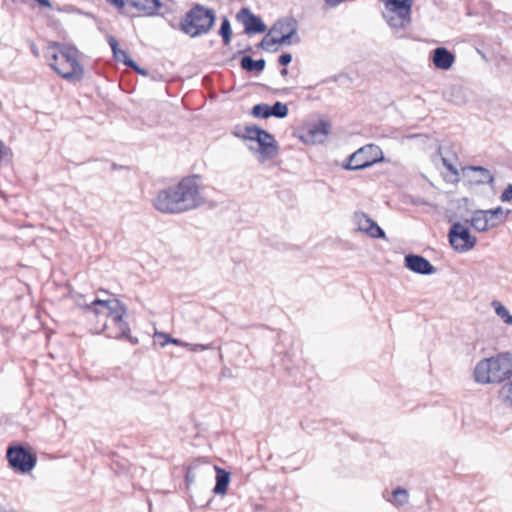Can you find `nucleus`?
<instances>
[{
  "instance_id": "nucleus-7",
  "label": "nucleus",
  "mask_w": 512,
  "mask_h": 512,
  "mask_svg": "<svg viewBox=\"0 0 512 512\" xmlns=\"http://www.w3.org/2000/svg\"><path fill=\"white\" fill-rule=\"evenodd\" d=\"M383 160L382 150L374 144H368L349 156L342 167L346 170H361Z\"/></svg>"
},
{
  "instance_id": "nucleus-44",
  "label": "nucleus",
  "mask_w": 512,
  "mask_h": 512,
  "mask_svg": "<svg viewBox=\"0 0 512 512\" xmlns=\"http://www.w3.org/2000/svg\"><path fill=\"white\" fill-rule=\"evenodd\" d=\"M5 149V145L4 143L0 140V154L3 152V150Z\"/></svg>"
},
{
  "instance_id": "nucleus-19",
  "label": "nucleus",
  "mask_w": 512,
  "mask_h": 512,
  "mask_svg": "<svg viewBox=\"0 0 512 512\" xmlns=\"http://www.w3.org/2000/svg\"><path fill=\"white\" fill-rule=\"evenodd\" d=\"M216 469V485L213 489L215 494L223 495L227 491L230 481V474L222 468L215 467Z\"/></svg>"
},
{
  "instance_id": "nucleus-43",
  "label": "nucleus",
  "mask_w": 512,
  "mask_h": 512,
  "mask_svg": "<svg viewBox=\"0 0 512 512\" xmlns=\"http://www.w3.org/2000/svg\"><path fill=\"white\" fill-rule=\"evenodd\" d=\"M281 75L282 76H286L288 74V70L286 68H283L281 71H280Z\"/></svg>"
},
{
  "instance_id": "nucleus-40",
  "label": "nucleus",
  "mask_w": 512,
  "mask_h": 512,
  "mask_svg": "<svg viewBox=\"0 0 512 512\" xmlns=\"http://www.w3.org/2000/svg\"><path fill=\"white\" fill-rule=\"evenodd\" d=\"M35 1L43 7H51L50 0H35Z\"/></svg>"
},
{
  "instance_id": "nucleus-41",
  "label": "nucleus",
  "mask_w": 512,
  "mask_h": 512,
  "mask_svg": "<svg viewBox=\"0 0 512 512\" xmlns=\"http://www.w3.org/2000/svg\"><path fill=\"white\" fill-rule=\"evenodd\" d=\"M112 3L119 8H122L125 5L124 0H112Z\"/></svg>"
},
{
  "instance_id": "nucleus-8",
  "label": "nucleus",
  "mask_w": 512,
  "mask_h": 512,
  "mask_svg": "<svg viewBox=\"0 0 512 512\" xmlns=\"http://www.w3.org/2000/svg\"><path fill=\"white\" fill-rule=\"evenodd\" d=\"M448 236L451 246L458 252H467L477 243L476 237L472 236L469 229L460 222H455L451 226Z\"/></svg>"
},
{
  "instance_id": "nucleus-14",
  "label": "nucleus",
  "mask_w": 512,
  "mask_h": 512,
  "mask_svg": "<svg viewBox=\"0 0 512 512\" xmlns=\"http://www.w3.org/2000/svg\"><path fill=\"white\" fill-rule=\"evenodd\" d=\"M328 132L329 124L321 121L305 128L301 138L306 143H322L326 139Z\"/></svg>"
},
{
  "instance_id": "nucleus-28",
  "label": "nucleus",
  "mask_w": 512,
  "mask_h": 512,
  "mask_svg": "<svg viewBox=\"0 0 512 512\" xmlns=\"http://www.w3.org/2000/svg\"><path fill=\"white\" fill-rule=\"evenodd\" d=\"M264 129L258 127V126H246L243 134L244 139H248L251 141H257V139L260 137V135H264L262 133Z\"/></svg>"
},
{
  "instance_id": "nucleus-13",
  "label": "nucleus",
  "mask_w": 512,
  "mask_h": 512,
  "mask_svg": "<svg viewBox=\"0 0 512 512\" xmlns=\"http://www.w3.org/2000/svg\"><path fill=\"white\" fill-rule=\"evenodd\" d=\"M404 263L405 266L414 273L431 275L436 272V268L426 258L420 255H406Z\"/></svg>"
},
{
  "instance_id": "nucleus-24",
  "label": "nucleus",
  "mask_w": 512,
  "mask_h": 512,
  "mask_svg": "<svg viewBox=\"0 0 512 512\" xmlns=\"http://www.w3.org/2000/svg\"><path fill=\"white\" fill-rule=\"evenodd\" d=\"M499 399L512 406V381L504 383L499 390Z\"/></svg>"
},
{
  "instance_id": "nucleus-33",
  "label": "nucleus",
  "mask_w": 512,
  "mask_h": 512,
  "mask_svg": "<svg viewBox=\"0 0 512 512\" xmlns=\"http://www.w3.org/2000/svg\"><path fill=\"white\" fill-rule=\"evenodd\" d=\"M297 33L296 28H291L287 33L276 34L278 44H289L290 39L293 38Z\"/></svg>"
},
{
  "instance_id": "nucleus-15",
  "label": "nucleus",
  "mask_w": 512,
  "mask_h": 512,
  "mask_svg": "<svg viewBox=\"0 0 512 512\" xmlns=\"http://www.w3.org/2000/svg\"><path fill=\"white\" fill-rule=\"evenodd\" d=\"M262 133L264 135H260V137L257 139L259 145L257 151L265 159H272L278 154L277 142L275 141L274 137L266 130H263Z\"/></svg>"
},
{
  "instance_id": "nucleus-1",
  "label": "nucleus",
  "mask_w": 512,
  "mask_h": 512,
  "mask_svg": "<svg viewBox=\"0 0 512 512\" xmlns=\"http://www.w3.org/2000/svg\"><path fill=\"white\" fill-rule=\"evenodd\" d=\"M84 309L95 316L103 315L109 320V323L104 324L108 338H125L133 345L138 343V339L130 335L129 325L124 320L127 310L119 300L94 299L90 304H86Z\"/></svg>"
},
{
  "instance_id": "nucleus-23",
  "label": "nucleus",
  "mask_w": 512,
  "mask_h": 512,
  "mask_svg": "<svg viewBox=\"0 0 512 512\" xmlns=\"http://www.w3.org/2000/svg\"><path fill=\"white\" fill-rule=\"evenodd\" d=\"M296 28V24L294 20L290 21H278L274 24V26L270 30V34H282L287 33L289 29Z\"/></svg>"
},
{
  "instance_id": "nucleus-6",
  "label": "nucleus",
  "mask_w": 512,
  "mask_h": 512,
  "mask_svg": "<svg viewBox=\"0 0 512 512\" xmlns=\"http://www.w3.org/2000/svg\"><path fill=\"white\" fill-rule=\"evenodd\" d=\"M385 7L383 17L395 33H401L412 22V0H380Z\"/></svg>"
},
{
  "instance_id": "nucleus-42",
  "label": "nucleus",
  "mask_w": 512,
  "mask_h": 512,
  "mask_svg": "<svg viewBox=\"0 0 512 512\" xmlns=\"http://www.w3.org/2000/svg\"><path fill=\"white\" fill-rule=\"evenodd\" d=\"M185 478H186V481H187L188 483H190V482H193V481H194V475H193V474H191V472H187V473H186Z\"/></svg>"
},
{
  "instance_id": "nucleus-31",
  "label": "nucleus",
  "mask_w": 512,
  "mask_h": 512,
  "mask_svg": "<svg viewBox=\"0 0 512 512\" xmlns=\"http://www.w3.org/2000/svg\"><path fill=\"white\" fill-rule=\"evenodd\" d=\"M155 338L156 339H160V338L163 339V341L160 342V346H162V347H164L168 343L175 344V345H180V346H183V343H184L181 340L172 338L168 334L162 333V332H156L155 333Z\"/></svg>"
},
{
  "instance_id": "nucleus-26",
  "label": "nucleus",
  "mask_w": 512,
  "mask_h": 512,
  "mask_svg": "<svg viewBox=\"0 0 512 512\" xmlns=\"http://www.w3.org/2000/svg\"><path fill=\"white\" fill-rule=\"evenodd\" d=\"M270 116H275L277 118H284L288 114V107L286 104L282 102H275L273 106H269Z\"/></svg>"
},
{
  "instance_id": "nucleus-32",
  "label": "nucleus",
  "mask_w": 512,
  "mask_h": 512,
  "mask_svg": "<svg viewBox=\"0 0 512 512\" xmlns=\"http://www.w3.org/2000/svg\"><path fill=\"white\" fill-rule=\"evenodd\" d=\"M277 43L276 34H270V32L262 39L259 46L264 50H269Z\"/></svg>"
},
{
  "instance_id": "nucleus-17",
  "label": "nucleus",
  "mask_w": 512,
  "mask_h": 512,
  "mask_svg": "<svg viewBox=\"0 0 512 512\" xmlns=\"http://www.w3.org/2000/svg\"><path fill=\"white\" fill-rule=\"evenodd\" d=\"M470 222L471 226L479 232H484L489 228L496 227L500 223L499 221H493L491 218H488L484 210L475 211Z\"/></svg>"
},
{
  "instance_id": "nucleus-18",
  "label": "nucleus",
  "mask_w": 512,
  "mask_h": 512,
  "mask_svg": "<svg viewBox=\"0 0 512 512\" xmlns=\"http://www.w3.org/2000/svg\"><path fill=\"white\" fill-rule=\"evenodd\" d=\"M128 2L146 15H155L161 7L160 0H128Z\"/></svg>"
},
{
  "instance_id": "nucleus-21",
  "label": "nucleus",
  "mask_w": 512,
  "mask_h": 512,
  "mask_svg": "<svg viewBox=\"0 0 512 512\" xmlns=\"http://www.w3.org/2000/svg\"><path fill=\"white\" fill-rule=\"evenodd\" d=\"M113 56L117 61L123 62L126 66L132 68L137 73L142 75L146 74V72L143 69L139 68V66L129 57L126 51L119 49L117 51V54H113Z\"/></svg>"
},
{
  "instance_id": "nucleus-3",
  "label": "nucleus",
  "mask_w": 512,
  "mask_h": 512,
  "mask_svg": "<svg viewBox=\"0 0 512 512\" xmlns=\"http://www.w3.org/2000/svg\"><path fill=\"white\" fill-rule=\"evenodd\" d=\"M474 380L479 384H499L512 377V353H498L480 360L474 368Z\"/></svg>"
},
{
  "instance_id": "nucleus-5",
  "label": "nucleus",
  "mask_w": 512,
  "mask_h": 512,
  "mask_svg": "<svg viewBox=\"0 0 512 512\" xmlns=\"http://www.w3.org/2000/svg\"><path fill=\"white\" fill-rule=\"evenodd\" d=\"M215 13L202 5H195L182 19V31L191 36L197 37L208 33L214 25Z\"/></svg>"
},
{
  "instance_id": "nucleus-2",
  "label": "nucleus",
  "mask_w": 512,
  "mask_h": 512,
  "mask_svg": "<svg viewBox=\"0 0 512 512\" xmlns=\"http://www.w3.org/2000/svg\"><path fill=\"white\" fill-rule=\"evenodd\" d=\"M80 52L73 46L54 42L47 46L44 56L49 66L68 81H80L84 69L79 62Z\"/></svg>"
},
{
  "instance_id": "nucleus-30",
  "label": "nucleus",
  "mask_w": 512,
  "mask_h": 512,
  "mask_svg": "<svg viewBox=\"0 0 512 512\" xmlns=\"http://www.w3.org/2000/svg\"><path fill=\"white\" fill-rule=\"evenodd\" d=\"M470 169L473 171H477L481 174V179L478 180L479 183H492L493 182L494 177L488 169L481 167V166H471Z\"/></svg>"
},
{
  "instance_id": "nucleus-38",
  "label": "nucleus",
  "mask_w": 512,
  "mask_h": 512,
  "mask_svg": "<svg viewBox=\"0 0 512 512\" xmlns=\"http://www.w3.org/2000/svg\"><path fill=\"white\" fill-rule=\"evenodd\" d=\"M278 61L282 66H287L292 61V55L289 53H284L279 56Z\"/></svg>"
},
{
  "instance_id": "nucleus-16",
  "label": "nucleus",
  "mask_w": 512,
  "mask_h": 512,
  "mask_svg": "<svg viewBox=\"0 0 512 512\" xmlns=\"http://www.w3.org/2000/svg\"><path fill=\"white\" fill-rule=\"evenodd\" d=\"M454 61V54L444 47H438L433 51V64L439 69L448 70Z\"/></svg>"
},
{
  "instance_id": "nucleus-20",
  "label": "nucleus",
  "mask_w": 512,
  "mask_h": 512,
  "mask_svg": "<svg viewBox=\"0 0 512 512\" xmlns=\"http://www.w3.org/2000/svg\"><path fill=\"white\" fill-rule=\"evenodd\" d=\"M266 62L264 59L254 60L251 56H244L241 59V67L249 72L252 71H263L265 68Z\"/></svg>"
},
{
  "instance_id": "nucleus-34",
  "label": "nucleus",
  "mask_w": 512,
  "mask_h": 512,
  "mask_svg": "<svg viewBox=\"0 0 512 512\" xmlns=\"http://www.w3.org/2000/svg\"><path fill=\"white\" fill-rule=\"evenodd\" d=\"M183 347L187 348L188 350L192 351V352H197V351H204V350H208V349H211L212 346L210 344L208 345H204V344H192V343H183Z\"/></svg>"
},
{
  "instance_id": "nucleus-22",
  "label": "nucleus",
  "mask_w": 512,
  "mask_h": 512,
  "mask_svg": "<svg viewBox=\"0 0 512 512\" xmlns=\"http://www.w3.org/2000/svg\"><path fill=\"white\" fill-rule=\"evenodd\" d=\"M492 306L494 307L495 313L499 316L503 322L507 325H512V315H510L508 309L498 301H493Z\"/></svg>"
},
{
  "instance_id": "nucleus-25",
  "label": "nucleus",
  "mask_w": 512,
  "mask_h": 512,
  "mask_svg": "<svg viewBox=\"0 0 512 512\" xmlns=\"http://www.w3.org/2000/svg\"><path fill=\"white\" fill-rule=\"evenodd\" d=\"M219 34L223 39V43L225 45H228L231 41L232 29H231L230 22L226 17H224L222 19V23H221V26L219 29Z\"/></svg>"
},
{
  "instance_id": "nucleus-29",
  "label": "nucleus",
  "mask_w": 512,
  "mask_h": 512,
  "mask_svg": "<svg viewBox=\"0 0 512 512\" xmlns=\"http://www.w3.org/2000/svg\"><path fill=\"white\" fill-rule=\"evenodd\" d=\"M252 115L256 118H268L270 117L269 105L268 104H257L252 108Z\"/></svg>"
},
{
  "instance_id": "nucleus-27",
  "label": "nucleus",
  "mask_w": 512,
  "mask_h": 512,
  "mask_svg": "<svg viewBox=\"0 0 512 512\" xmlns=\"http://www.w3.org/2000/svg\"><path fill=\"white\" fill-rule=\"evenodd\" d=\"M394 503L397 506H403L408 503L409 494L406 489L397 487L393 493Z\"/></svg>"
},
{
  "instance_id": "nucleus-11",
  "label": "nucleus",
  "mask_w": 512,
  "mask_h": 512,
  "mask_svg": "<svg viewBox=\"0 0 512 512\" xmlns=\"http://www.w3.org/2000/svg\"><path fill=\"white\" fill-rule=\"evenodd\" d=\"M353 223L357 231L363 232L371 238H385L383 229L364 212H355Z\"/></svg>"
},
{
  "instance_id": "nucleus-10",
  "label": "nucleus",
  "mask_w": 512,
  "mask_h": 512,
  "mask_svg": "<svg viewBox=\"0 0 512 512\" xmlns=\"http://www.w3.org/2000/svg\"><path fill=\"white\" fill-rule=\"evenodd\" d=\"M153 207L163 214H182L170 186L158 191L153 199Z\"/></svg>"
},
{
  "instance_id": "nucleus-35",
  "label": "nucleus",
  "mask_w": 512,
  "mask_h": 512,
  "mask_svg": "<svg viewBox=\"0 0 512 512\" xmlns=\"http://www.w3.org/2000/svg\"><path fill=\"white\" fill-rule=\"evenodd\" d=\"M442 163L447 168V170L450 171L452 175L455 177L453 181H458L459 172L457 168L445 157H442Z\"/></svg>"
},
{
  "instance_id": "nucleus-39",
  "label": "nucleus",
  "mask_w": 512,
  "mask_h": 512,
  "mask_svg": "<svg viewBox=\"0 0 512 512\" xmlns=\"http://www.w3.org/2000/svg\"><path fill=\"white\" fill-rule=\"evenodd\" d=\"M108 43L112 49L113 54H117V51L119 50V47H118L119 44H118L117 39L113 36H109Z\"/></svg>"
},
{
  "instance_id": "nucleus-9",
  "label": "nucleus",
  "mask_w": 512,
  "mask_h": 512,
  "mask_svg": "<svg viewBox=\"0 0 512 512\" xmlns=\"http://www.w3.org/2000/svg\"><path fill=\"white\" fill-rule=\"evenodd\" d=\"M10 466L21 473L30 472L36 465V456L22 446L10 447L7 451Z\"/></svg>"
},
{
  "instance_id": "nucleus-36",
  "label": "nucleus",
  "mask_w": 512,
  "mask_h": 512,
  "mask_svg": "<svg viewBox=\"0 0 512 512\" xmlns=\"http://www.w3.org/2000/svg\"><path fill=\"white\" fill-rule=\"evenodd\" d=\"M484 212L488 215V218H491V220L499 221L498 218L499 216H502L503 209L502 207H497L495 209L484 210Z\"/></svg>"
},
{
  "instance_id": "nucleus-4",
  "label": "nucleus",
  "mask_w": 512,
  "mask_h": 512,
  "mask_svg": "<svg viewBox=\"0 0 512 512\" xmlns=\"http://www.w3.org/2000/svg\"><path fill=\"white\" fill-rule=\"evenodd\" d=\"M170 189L182 213L194 210L206 202L198 176L184 177L177 184L171 185Z\"/></svg>"
},
{
  "instance_id": "nucleus-37",
  "label": "nucleus",
  "mask_w": 512,
  "mask_h": 512,
  "mask_svg": "<svg viewBox=\"0 0 512 512\" xmlns=\"http://www.w3.org/2000/svg\"><path fill=\"white\" fill-rule=\"evenodd\" d=\"M502 202H509L512 200V184H509L500 196Z\"/></svg>"
},
{
  "instance_id": "nucleus-12",
  "label": "nucleus",
  "mask_w": 512,
  "mask_h": 512,
  "mask_svg": "<svg viewBox=\"0 0 512 512\" xmlns=\"http://www.w3.org/2000/svg\"><path fill=\"white\" fill-rule=\"evenodd\" d=\"M237 19L244 25L245 33L247 34L263 33L266 31V25L263 21L251 13L248 8H242L237 14Z\"/></svg>"
}]
</instances>
